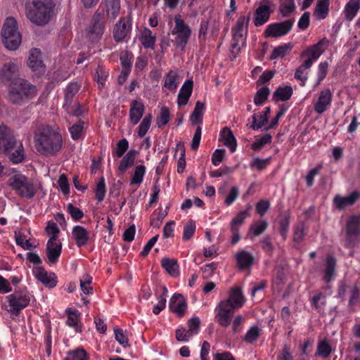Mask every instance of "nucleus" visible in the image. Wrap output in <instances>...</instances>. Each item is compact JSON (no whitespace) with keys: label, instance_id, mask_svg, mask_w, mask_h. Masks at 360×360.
Here are the masks:
<instances>
[{"label":"nucleus","instance_id":"39448f33","mask_svg":"<svg viewBox=\"0 0 360 360\" xmlns=\"http://www.w3.org/2000/svg\"><path fill=\"white\" fill-rule=\"evenodd\" d=\"M2 42L6 49L15 51L21 44L22 37L18 30V23L13 17L6 19L1 30Z\"/></svg>","mask_w":360,"mask_h":360},{"label":"nucleus","instance_id":"e433bc0d","mask_svg":"<svg viewBox=\"0 0 360 360\" xmlns=\"http://www.w3.org/2000/svg\"><path fill=\"white\" fill-rule=\"evenodd\" d=\"M292 92V88L290 86H280L274 92L273 96L282 101H285L290 98Z\"/></svg>","mask_w":360,"mask_h":360},{"label":"nucleus","instance_id":"4d7b16f0","mask_svg":"<svg viewBox=\"0 0 360 360\" xmlns=\"http://www.w3.org/2000/svg\"><path fill=\"white\" fill-rule=\"evenodd\" d=\"M11 149L8 150V152L6 153L9 154V158L13 163H19L24 160V153L22 144H20V147L15 150V151L11 153Z\"/></svg>","mask_w":360,"mask_h":360},{"label":"nucleus","instance_id":"72a5a7b5","mask_svg":"<svg viewBox=\"0 0 360 360\" xmlns=\"http://www.w3.org/2000/svg\"><path fill=\"white\" fill-rule=\"evenodd\" d=\"M88 353L82 347L66 352V356L63 360H89Z\"/></svg>","mask_w":360,"mask_h":360},{"label":"nucleus","instance_id":"79ce46f5","mask_svg":"<svg viewBox=\"0 0 360 360\" xmlns=\"http://www.w3.org/2000/svg\"><path fill=\"white\" fill-rule=\"evenodd\" d=\"M169 110L167 107L164 106L161 108L160 113L156 118V124H158V127H162L169 122Z\"/></svg>","mask_w":360,"mask_h":360},{"label":"nucleus","instance_id":"338daca9","mask_svg":"<svg viewBox=\"0 0 360 360\" xmlns=\"http://www.w3.org/2000/svg\"><path fill=\"white\" fill-rule=\"evenodd\" d=\"M67 211L75 221H78L84 217L83 212L72 203L68 205Z\"/></svg>","mask_w":360,"mask_h":360},{"label":"nucleus","instance_id":"09e8293b","mask_svg":"<svg viewBox=\"0 0 360 360\" xmlns=\"http://www.w3.org/2000/svg\"><path fill=\"white\" fill-rule=\"evenodd\" d=\"M294 0H282L279 8L280 12L283 16H288L295 10Z\"/></svg>","mask_w":360,"mask_h":360},{"label":"nucleus","instance_id":"cd10ccee","mask_svg":"<svg viewBox=\"0 0 360 360\" xmlns=\"http://www.w3.org/2000/svg\"><path fill=\"white\" fill-rule=\"evenodd\" d=\"M127 22L128 21H127L124 18H122L120 19L119 22L115 25V27L113 30V37L115 41H121L127 36V34L128 32V29L127 27Z\"/></svg>","mask_w":360,"mask_h":360},{"label":"nucleus","instance_id":"ea45409f","mask_svg":"<svg viewBox=\"0 0 360 360\" xmlns=\"http://www.w3.org/2000/svg\"><path fill=\"white\" fill-rule=\"evenodd\" d=\"M261 335V330L257 326H252L247 331L245 335L243 338V340L248 343H253Z\"/></svg>","mask_w":360,"mask_h":360},{"label":"nucleus","instance_id":"a211bd4d","mask_svg":"<svg viewBox=\"0 0 360 360\" xmlns=\"http://www.w3.org/2000/svg\"><path fill=\"white\" fill-rule=\"evenodd\" d=\"M360 197V192L357 191H352L349 195L345 197H342L337 195L334 199L333 202L335 207L341 210L345 209L347 206H350L354 204V202Z\"/></svg>","mask_w":360,"mask_h":360},{"label":"nucleus","instance_id":"2eb2a0df","mask_svg":"<svg viewBox=\"0 0 360 360\" xmlns=\"http://www.w3.org/2000/svg\"><path fill=\"white\" fill-rule=\"evenodd\" d=\"M332 101V93L329 89L321 91L318 101L314 105V110L318 114L323 113L330 105Z\"/></svg>","mask_w":360,"mask_h":360},{"label":"nucleus","instance_id":"8fccbe9b","mask_svg":"<svg viewBox=\"0 0 360 360\" xmlns=\"http://www.w3.org/2000/svg\"><path fill=\"white\" fill-rule=\"evenodd\" d=\"M175 28L176 34H191V30L190 27L184 23V21L180 18V16H175Z\"/></svg>","mask_w":360,"mask_h":360},{"label":"nucleus","instance_id":"f704fd0d","mask_svg":"<svg viewBox=\"0 0 360 360\" xmlns=\"http://www.w3.org/2000/svg\"><path fill=\"white\" fill-rule=\"evenodd\" d=\"M205 109V104L199 101L195 103L194 110L190 117L192 124H198L202 122V114Z\"/></svg>","mask_w":360,"mask_h":360},{"label":"nucleus","instance_id":"5fc2aeb1","mask_svg":"<svg viewBox=\"0 0 360 360\" xmlns=\"http://www.w3.org/2000/svg\"><path fill=\"white\" fill-rule=\"evenodd\" d=\"M132 55L128 51H122L120 55V59L124 70H131Z\"/></svg>","mask_w":360,"mask_h":360},{"label":"nucleus","instance_id":"2f4dec72","mask_svg":"<svg viewBox=\"0 0 360 360\" xmlns=\"http://www.w3.org/2000/svg\"><path fill=\"white\" fill-rule=\"evenodd\" d=\"M330 0H318L314 15L319 20L325 19L329 12Z\"/></svg>","mask_w":360,"mask_h":360},{"label":"nucleus","instance_id":"393cba45","mask_svg":"<svg viewBox=\"0 0 360 360\" xmlns=\"http://www.w3.org/2000/svg\"><path fill=\"white\" fill-rule=\"evenodd\" d=\"M161 265L171 276L176 278L179 276V266L177 260L164 257L161 261Z\"/></svg>","mask_w":360,"mask_h":360},{"label":"nucleus","instance_id":"37998d69","mask_svg":"<svg viewBox=\"0 0 360 360\" xmlns=\"http://www.w3.org/2000/svg\"><path fill=\"white\" fill-rule=\"evenodd\" d=\"M146 172V167L144 165H138L135 168L134 174L131 179L130 184H141L143 181V178Z\"/></svg>","mask_w":360,"mask_h":360},{"label":"nucleus","instance_id":"864d4df0","mask_svg":"<svg viewBox=\"0 0 360 360\" xmlns=\"http://www.w3.org/2000/svg\"><path fill=\"white\" fill-rule=\"evenodd\" d=\"M79 91V85L76 82L69 84L65 89V100L66 103H71L73 96Z\"/></svg>","mask_w":360,"mask_h":360},{"label":"nucleus","instance_id":"7c9ffc66","mask_svg":"<svg viewBox=\"0 0 360 360\" xmlns=\"http://www.w3.org/2000/svg\"><path fill=\"white\" fill-rule=\"evenodd\" d=\"M106 15L108 19L114 20L120 11V0H105Z\"/></svg>","mask_w":360,"mask_h":360},{"label":"nucleus","instance_id":"6e6d98bb","mask_svg":"<svg viewBox=\"0 0 360 360\" xmlns=\"http://www.w3.org/2000/svg\"><path fill=\"white\" fill-rule=\"evenodd\" d=\"M268 223L265 221H259L252 224L249 230V233H252L254 236L262 234L267 228Z\"/></svg>","mask_w":360,"mask_h":360},{"label":"nucleus","instance_id":"1a4fd4ad","mask_svg":"<svg viewBox=\"0 0 360 360\" xmlns=\"http://www.w3.org/2000/svg\"><path fill=\"white\" fill-rule=\"evenodd\" d=\"M104 14L98 10L94 13L91 20V25L88 30V35L91 40L100 39L104 32Z\"/></svg>","mask_w":360,"mask_h":360},{"label":"nucleus","instance_id":"ddd939ff","mask_svg":"<svg viewBox=\"0 0 360 360\" xmlns=\"http://www.w3.org/2000/svg\"><path fill=\"white\" fill-rule=\"evenodd\" d=\"M19 67L17 63L10 61L3 65L0 70V80L3 83H11L18 78L17 75Z\"/></svg>","mask_w":360,"mask_h":360},{"label":"nucleus","instance_id":"0e129e2a","mask_svg":"<svg viewBox=\"0 0 360 360\" xmlns=\"http://www.w3.org/2000/svg\"><path fill=\"white\" fill-rule=\"evenodd\" d=\"M250 214L248 210L240 212L231 221L230 227L239 228L243 224L245 219Z\"/></svg>","mask_w":360,"mask_h":360},{"label":"nucleus","instance_id":"f3484780","mask_svg":"<svg viewBox=\"0 0 360 360\" xmlns=\"http://www.w3.org/2000/svg\"><path fill=\"white\" fill-rule=\"evenodd\" d=\"M271 9L268 4H262L255 11L254 13V25L259 27L266 23L270 18Z\"/></svg>","mask_w":360,"mask_h":360},{"label":"nucleus","instance_id":"680f3d73","mask_svg":"<svg viewBox=\"0 0 360 360\" xmlns=\"http://www.w3.org/2000/svg\"><path fill=\"white\" fill-rule=\"evenodd\" d=\"M115 338L123 347H129V340L123 330L119 328H114Z\"/></svg>","mask_w":360,"mask_h":360},{"label":"nucleus","instance_id":"7ed1b4c3","mask_svg":"<svg viewBox=\"0 0 360 360\" xmlns=\"http://www.w3.org/2000/svg\"><path fill=\"white\" fill-rule=\"evenodd\" d=\"M32 5L27 13L30 21L39 26L46 25L51 20L55 6L53 0H32Z\"/></svg>","mask_w":360,"mask_h":360},{"label":"nucleus","instance_id":"4be33fe9","mask_svg":"<svg viewBox=\"0 0 360 360\" xmlns=\"http://www.w3.org/2000/svg\"><path fill=\"white\" fill-rule=\"evenodd\" d=\"M193 82L187 79L181 86L178 95V105L183 106L187 104L193 91Z\"/></svg>","mask_w":360,"mask_h":360},{"label":"nucleus","instance_id":"e2e57ef3","mask_svg":"<svg viewBox=\"0 0 360 360\" xmlns=\"http://www.w3.org/2000/svg\"><path fill=\"white\" fill-rule=\"evenodd\" d=\"M129 148V143L126 139L120 140L117 143V148L114 151V155L117 158H121Z\"/></svg>","mask_w":360,"mask_h":360},{"label":"nucleus","instance_id":"4c0bfd02","mask_svg":"<svg viewBox=\"0 0 360 360\" xmlns=\"http://www.w3.org/2000/svg\"><path fill=\"white\" fill-rule=\"evenodd\" d=\"M270 94L269 88L264 86L259 89L255 94L254 97V103L256 105H262L267 99Z\"/></svg>","mask_w":360,"mask_h":360},{"label":"nucleus","instance_id":"a18cd8bd","mask_svg":"<svg viewBox=\"0 0 360 360\" xmlns=\"http://www.w3.org/2000/svg\"><path fill=\"white\" fill-rule=\"evenodd\" d=\"M152 117L151 114H148L141 122L138 131V136L140 138L143 137L150 129Z\"/></svg>","mask_w":360,"mask_h":360},{"label":"nucleus","instance_id":"052dcab7","mask_svg":"<svg viewBox=\"0 0 360 360\" xmlns=\"http://www.w3.org/2000/svg\"><path fill=\"white\" fill-rule=\"evenodd\" d=\"M193 337L188 329L183 326H179L176 330V338L180 342H188Z\"/></svg>","mask_w":360,"mask_h":360},{"label":"nucleus","instance_id":"de8ad7c7","mask_svg":"<svg viewBox=\"0 0 360 360\" xmlns=\"http://www.w3.org/2000/svg\"><path fill=\"white\" fill-rule=\"evenodd\" d=\"M272 136L269 134H266L262 136L259 139L256 140L252 144V149L256 151L260 150L264 145L269 144L271 143Z\"/></svg>","mask_w":360,"mask_h":360},{"label":"nucleus","instance_id":"9b49d317","mask_svg":"<svg viewBox=\"0 0 360 360\" xmlns=\"http://www.w3.org/2000/svg\"><path fill=\"white\" fill-rule=\"evenodd\" d=\"M27 65L38 77L45 72V65L42 60L41 52L39 49H32L27 60Z\"/></svg>","mask_w":360,"mask_h":360},{"label":"nucleus","instance_id":"4468645a","mask_svg":"<svg viewBox=\"0 0 360 360\" xmlns=\"http://www.w3.org/2000/svg\"><path fill=\"white\" fill-rule=\"evenodd\" d=\"M15 143V139L11 131L6 125H0V145L4 148L6 152L13 149Z\"/></svg>","mask_w":360,"mask_h":360},{"label":"nucleus","instance_id":"69168bd1","mask_svg":"<svg viewBox=\"0 0 360 360\" xmlns=\"http://www.w3.org/2000/svg\"><path fill=\"white\" fill-rule=\"evenodd\" d=\"M176 74L172 71H169L165 80V86L169 90H174L177 87L176 82Z\"/></svg>","mask_w":360,"mask_h":360},{"label":"nucleus","instance_id":"412c9836","mask_svg":"<svg viewBox=\"0 0 360 360\" xmlns=\"http://www.w3.org/2000/svg\"><path fill=\"white\" fill-rule=\"evenodd\" d=\"M72 237L77 247L85 245L89 240V231L82 226H75L72 229Z\"/></svg>","mask_w":360,"mask_h":360},{"label":"nucleus","instance_id":"a878e982","mask_svg":"<svg viewBox=\"0 0 360 360\" xmlns=\"http://www.w3.org/2000/svg\"><path fill=\"white\" fill-rule=\"evenodd\" d=\"M220 141H222L224 145L234 152L237 147L236 139L233 132L227 127H224L220 132Z\"/></svg>","mask_w":360,"mask_h":360},{"label":"nucleus","instance_id":"3c124183","mask_svg":"<svg viewBox=\"0 0 360 360\" xmlns=\"http://www.w3.org/2000/svg\"><path fill=\"white\" fill-rule=\"evenodd\" d=\"M195 231V224L193 220L186 222L184 228L183 240L186 241L190 240Z\"/></svg>","mask_w":360,"mask_h":360},{"label":"nucleus","instance_id":"a19ab883","mask_svg":"<svg viewBox=\"0 0 360 360\" xmlns=\"http://www.w3.org/2000/svg\"><path fill=\"white\" fill-rule=\"evenodd\" d=\"M155 37L152 36V32L148 29H145L141 39V44L146 49H154Z\"/></svg>","mask_w":360,"mask_h":360},{"label":"nucleus","instance_id":"c85d7f7f","mask_svg":"<svg viewBox=\"0 0 360 360\" xmlns=\"http://www.w3.org/2000/svg\"><path fill=\"white\" fill-rule=\"evenodd\" d=\"M138 153L139 152L136 150H130L120 161L118 167L119 171L124 173L128 168L131 167L134 164L135 158Z\"/></svg>","mask_w":360,"mask_h":360},{"label":"nucleus","instance_id":"20e7f679","mask_svg":"<svg viewBox=\"0 0 360 360\" xmlns=\"http://www.w3.org/2000/svg\"><path fill=\"white\" fill-rule=\"evenodd\" d=\"M341 243L347 248H354L360 243V214H353L347 219L341 231Z\"/></svg>","mask_w":360,"mask_h":360},{"label":"nucleus","instance_id":"49530a36","mask_svg":"<svg viewBox=\"0 0 360 360\" xmlns=\"http://www.w3.org/2000/svg\"><path fill=\"white\" fill-rule=\"evenodd\" d=\"M323 52V49H318L316 46H311L307 48L305 51H304L301 53L300 56L302 58L308 56V58H310L314 60H316L321 56Z\"/></svg>","mask_w":360,"mask_h":360},{"label":"nucleus","instance_id":"9d476101","mask_svg":"<svg viewBox=\"0 0 360 360\" xmlns=\"http://www.w3.org/2000/svg\"><path fill=\"white\" fill-rule=\"evenodd\" d=\"M8 297L10 307L8 311L12 314H15L16 315L22 309L28 305L30 300V297L27 294L18 291L15 292Z\"/></svg>","mask_w":360,"mask_h":360},{"label":"nucleus","instance_id":"c9c22d12","mask_svg":"<svg viewBox=\"0 0 360 360\" xmlns=\"http://www.w3.org/2000/svg\"><path fill=\"white\" fill-rule=\"evenodd\" d=\"M292 47L293 44L292 43H287L275 47L271 53L270 59L275 60L279 57L283 58L292 50Z\"/></svg>","mask_w":360,"mask_h":360},{"label":"nucleus","instance_id":"f8f14e48","mask_svg":"<svg viewBox=\"0 0 360 360\" xmlns=\"http://www.w3.org/2000/svg\"><path fill=\"white\" fill-rule=\"evenodd\" d=\"M187 302L184 296L176 292L169 301V308L172 313L177 315H184L187 312Z\"/></svg>","mask_w":360,"mask_h":360},{"label":"nucleus","instance_id":"6ab92c4d","mask_svg":"<svg viewBox=\"0 0 360 360\" xmlns=\"http://www.w3.org/2000/svg\"><path fill=\"white\" fill-rule=\"evenodd\" d=\"M145 111V106L142 101L134 100L131 103L129 110V119L133 124L139 123Z\"/></svg>","mask_w":360,"mask_h":360},{"label":"nucleus","instance_id":"bf43d9fd","mask_svg":"<svg viewBox=\"0 0 360 360\" xmlns=\"http://www.w3.org/2000/svg\"><path fill=\"white\" fill-rule=\"evenodd\" d=\"M331 352V347L326 340H321L317 347V355L327 357Z\"/></svg>","mask_w":360,"mask_h":360},{"label":"nucleus","instance_id":"c03bdc74","mask_svg":"<svg viewBox=\"0 0 360 360\" xmlns=\"http://www.w3.org/2000/svg\"><path fill=\"white\" fill-rule=\"evenodd\" d=\"M187 325L189 333L192 335V336L196 335L199 333L200 328V320L198 316H193L188 319Z\"/></svg>","mask_w":360,"mask_h":360},{"label":"nucleus","instance_id":"6e6552de","mask_svg":"<svg viewBox=\"0 0 360 360\" xmlns=\"http://www.w3.org/2000/svg\"><path fill=\"white\" fill-rule=\"evenodd\" d=\"M293 24L294 20L292 19L280 22L271 23L266 27L264 32V36L266 38H278L286 35L291 30Z\"/></svg>","mask_w":360,"mask_h":360},{"label":"nucleus","instance_id":"473e14b6","mask_svg":"<svg viewBox=\"0 0 360 360\" xmlns=\"http://www.w3.org/2000/svg\"><path fill=\"white\" fill-rule=\"evenodd\" d=\"M336 266V259L333 256H328L326 261V268L324 271L323 279L326 282L329 283L335 275Z\"/></svg>","mask_w":360,"mask_h":360},{"label":"nucleus","instance_id":"13d9d810","mask_svg":"<svg viewBox=\"0 0 360 360\" xmlns=\"http://www.w3.org/2000/svg\"><path fill=\"white\" fill-rule=\"evenodd\" d=\"M46 231L48 235L51 236L49 240H57L58 235L60 232V230L55 222L49 221L47 223Z\"/></svg>","mask_w":360,"mask_h":360},{"label":"nucleus","instance_id":"c756f323","mask_svg":"<svg viewBox=\"0 0 360 360\" xmlns=\"http://www.w3.org/2000/svg\"><path fill=\"white\" fill-rule=\"evenodd\" d=\"M360 8V0H349L345 7V17L347 21H352Z\"/></svg>","mask_w":360,"mask_h":360},{"label":"nucleus","instance_id":"dca6fc26","mask_svg":"<svg viewBox=\"0 0 360 360\" xmlns=\"http://www.w3.org/2000/svg\"><path fill=\"white\" fill-rule=\"evenodd\" d=\"M62 244L56 240H48L46 248V255L49 264H56L61 254Z\"/></svg>","mask_w":360,"mask_h":360},{"label":"nucleus","instance_id":"603ef678","mask_svg":"<svg viewBox=\"0 0 360 360\" xmlns=\"http://www.w3.org/2000/svg\"><path fill=\"white\" fill-rule=\"evenodd\" d=\"M106 189H105V179L103 177H101L99 181L96 184V187L95 189L96 198L98 202H101L103 200L105 195Z\"/></svg>","mask_w":360,"mask_h":360},{"label":"nucleus","instance_id":"aec40b11","mask_svg":"<svg viewBox=\"0 0 360 360\" xmlns=\"http://www.w3.org/2000/svg\"><path fill=\"white\" fill-rule=\"evenodd\" d=\"M35 276L40 282L49 288H53L56 285L57 281L55 274L51 273L49 275L48 272L42 266H39L36 269Z\"/></svg>","mask_w":360,"mask_h":360},{"label":"nucleus","instance_id":"58836bf2","mask_svg":"<svg viewBox=\"0 0 360 360\" xmlns=\"http://www.w3.org/2000/svg\"><path fill=\"white\" fill-rule=\"evenodd\" d=\"M162 293L158 297V302L153 308V312L155 314H158L162 309L165 308L167 302V294L168 292L166 286H162Z\"/></svg>","mask_w":360,"mask_h":360},{"label":"nucleus","instance_id":"0eeeda50","mask_svg":"<svg viewBox=\"0 0 360 360\" xmlns=\"http://www.w3.org/2000/svg\"><path fill=\"white\" fill-rule=\"evenodd\" d=\"M245 302V297L242 290L238 287H234L231 290L229 297L221 301L218 305V312L217 315H230L233 314L235 311L242 307Z\"/></svg>","mask_w":360,"mask_h":360},{"label":"nucleus","instance_id":"423d86ee","mask_svg":"<svg viewBox=\"0 0 360 360\" xmlns=\"http://www.w3.org/2000/svg\"><path fill=\"white\" fill-rule=\"evenodd\" d=\"M13 190L22 198L32 199L37 192V186L26 176L16 174L12 176L8 182Z\"/></svg>","mask_w":360,"mask_h":360},{"label":"nucleus","instance_id":"b1692460","mask_svg":"<svg viewBox=\"0 0 360 360\" xmlns=\"http://www.w3.org/2000/svg\"><path fill=\"white\" fill-rule=\"evenodd\" d=\"M270 112V107H266L263 112V115L258 116L256 114H254L252 117V123L249 127L253 130H257L262 128L268 122Z\"/></svg>","mask_w":360,"mask_h":360},{"label":"nucleus","instance_id":"f257e3e1","mask_svg":"<svg viewBox=\"0 0 360 360\" xmlns=\"http://www.w3.org/2000/svg\"><path fill=\"white\" fill-rule=\"evenodd\" d=\"M35 148L41 155H54L63 147L61 134L48 125H41L34 131Z\"/></svg>","mask_w":360,"mask_h":360},{"label":"nucleus","instance_id":"5701e85b","mask_svg":"<svg viewBox=\"0 0 360 360\" xmlns=\"http://www.w3.org/2000/svg\"><path fill=\"white\" fill-rule=\"evenodd\" d=\"M250 19V13L247 16H240L236 22V27L232 28L234 39L241 40L243 37V30H247Z\"/></svg>","mask_w":360,"mask_h":360},{"label":"nucleus","instance_id":"774afa93","mask_svg":"<svg viewBox=\"0 0 360 360\" xmlns=\"http://www.w3.org/2000/svg\"><path fill=\"white\" fill-rule=\"evenodd\" d=\"M66 324L77 333L82 332V323L79 316H68Z\"/></svg>","mask_w":360,"mask_h":360},{"label":"nucleus","instance_id":"bb28decb","mask_svg":"<svg viewBox=\"0 0 360 360\" xmlns=\"http://www.w3.org/2000/svg\"><path fill=\"white\" fill-rule=\"evenodd\" d=\"M252 255L247 251L241 250L236 255V261L240 269H249L253 264Z\"/></svg>","mask_w":360,"mask_h":360},{"label":"nucleus","instance_id":"f03ea898","mask_svg":"<svg viewBox=\"0 0 360 360\" xmlns=\"http://www.w3.org/2000/svg\"><path fill=\"white\" fill-rule=\"evenodd\" d=\"M37 94L36 86L24 79H14L10 84L7 98L16 105H22L28 103Z\"/></svg>","mask_w":360,"mask_h":360}]
</instances>
